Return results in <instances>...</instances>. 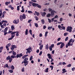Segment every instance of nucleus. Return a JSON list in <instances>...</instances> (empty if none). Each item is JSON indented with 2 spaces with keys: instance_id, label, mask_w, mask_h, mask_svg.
<instances>
[{
  "instance_id": "f257e3e1",
  "label": "nucleus",
  "mask_w": 75,
  "mask_h": 75,
  "mask_svg": "<svg viewBox=\"0 0 75 75\" xmlns=\"http://www.w3.org/2000/svg\"><path fill=\"white\" fill-rule=\"evenodd\" d=\"M14 58H16V56L15 55H12L11 57L10 56H8L6 57V60H9V62L10 63L12 62L13 61V59H14Z\"/></svg>"
},
{
  "instance_id": "f03ea898",
  "label": "nucleus",
  "mask_w": 75,
  "mask_h": 75,
  "mask_svg": "<svg viewBox=\"0 0 75 75\" xmlns=\"http://www.w3.org/2000/svg\"><path fill=\"white\" fill-rule=\"evenodd\" d=\"M28 58L27 57H25L23 63L24 64L25 66H27V65H28Z\"/></svg>"
},
{
  "instance_id": "7ed1b4c3",
  "label": "nucleus",
  "mask_w": 75,
  "mask_h": 75,
  "mask_svg": "<svg viewBox=\"0 0 75 75\" xmlns=\"http://www.w3.org/2000/svg\"><path fill=\"white\" fill-rule=\"evenodd\" d=\"M26 18V16L25 14H23L22 15H20V19L21 21H23V19H25Z\"/></svg>"
},
{
  "instance_id": "20e7f679",
  "label": "nucleus",
  "mask_w": 75,
  "mask_h": 75,
  "mask_svg": "<svg viewBox=\"0 0 75 75\" xmlns=\"http://www.w3.org/2000/svg\"><path fill=\"white\" fill-rule=\"evenodd\" d=\"M26 50L27 51L26 52V54H28V53H29V54H30V53L31 51H33L32 48L30 47H29V48L26 49Z\"/></svg>"
},
{
  "instance_id": "39448f33",
  "label": "nucleus",
  "mask_w": 75,
  "mask_h": 75,
  "mask_svg": "<svg viewBox=\"0 0 75 75\" xmlns=\"http://www.w3.org/2000/svg\"><path fill=\"white\" fill-rule=\"evenodd\" d=\"M72 28L71 26H68L67 28V31L71 33V32H72Z\"/></svg>"
},
{
  "instance_id": "423d86ee",
  "label": "nucleus",
  "mask_w": 75,
  "mask_h": 75,
  "mask_svg": "<svg viewBox=\"0 0 75 75\" xmlns=\"http://www.w3.org/2000/svg\"><path fill=\"white\" fill-rule=\"evenodd\" d=\"M42 40H41L40 42V43L39 45H40L39 47V49L40 50H42V48H43V46H44L43 45H41L42 44Z\"/></svg>"
},
{
  "instance_id": "0eeeda50",
  "label": "nucleus",
  "mask_w": 75,
  "mask_h": 75,
  "mask_svg": "<svg viewBox=\"0 0 75 75\" xmlns=\"http://www.w3.org/2000/svg\"><path fill=\"white\" fill-rule=\"evenodd\" d=\"M8 27H6L4 31V35H6V34H8V33L7 32V30H8Z\"/></svg>"
},
{
  "instance_id": "6e6552de",
  "label": "nucleus",
  "mask_w": 75,
  "mask_h": 75,
  "mask_svg": "<svg viewBox=\"0 0 75 75\" xmlns=\"http://www.w3.org/2000/svg\"><path fill=\"white\" fill-rule=\"evenodd\" d=\"M18 23H19V19H15L13 21V23L16 24H18Z\"/></svg>"
},
{
  "instance_id": "1a4fd4ad",
  "label": "nucleus",
  "mask_w": 75,
  "mask_h": 75,
  "mask_svg": "<svg viewBox=\"0 0 75 75\" xmlns=\"http://www.w3.org/2000/svg\"><path fill=\"white\" fill-rule=\"evenodd\" d=\"M23 56V54L22 53L18 54L16 56V57L18 58H21V57Z\"/></svg>"
},
{
  "instance_id": "9d476101",
  "label": "nucleus",
  "mask_w": 75,
  "mask_h": 75,
  "mask_svg": "<svg viewBox=\"0 0 75 75\" xmlns=\"http://www.w3.org/2000/svg\"><path fill=\"white\" fill-rule=\"evenodd\" d=\"M10 45H11V44L10 43L7 44L6 46V48L7 49V50L8 51V50H9V49L8 48V47H10Z\"/></svg>"
},
{
  "instance_id": "9b49d317",
  "label": "nucleus",
  "mask_w": 75,
  "mask_h": 75,
  "mask_svg": "<svg viewBox=\"0 0 75 75\" xmlns=\"http://www.w3.org/2000/svg\"><path fill=\"white\" fill-rule=\"evenodd\" d=\"M54 13H56V12H55V11L54 10H52L51 11V16H52V17L54 15Z\"/></svg>"
},
{
  "instance_id": "f8f14e48",
  "label": "nucleus",
  "mask_w": 75,
  "mask_h": 75,
  "mask_svg": "<svg viewBox=\"0 0 75 75\" xmlns=\"http://www.w3.org/2000/svg\"><path fill=\"white\" fill-rule=\"evenodd\" d=\"M58 18V16L57 15H56V16H54V17L52 18L51 19V20L52 22H53V21H54V20H55V18Z\"/></svg>"
},
{
  "instance_id": "ddd939ff",
  "label": "nucleus",
  "mask_w": 75,
  "mask_h": 75,
  "mask_svg": "<svg viewBox=\"0 0 75 75\" xmlns=\"http://www.w3.org/2000/svg\"><path fill=\"white\" fill-rule=\"evenodd\" d=\"M65 45V44L64 42H62L61 44V45H60V48H62L63 47H64V46Z\"/></svg>"
},
{
  "instance_id": "4468645a",
  "label": "nucleus",
  "mask_w": 75,
  "mask_h": 75,
  "mask_svg": "<svg viewBox=\"0 0 75 75\" xmlns=\"http://www.w3.org/2000/svg\"><path fill=\"white\" fill-rule=\"evenodd\" d=\"M66 69H62V71H63L62 72V74H65V72H67V71L66 70Z\"/></svg>"
},
{
  "instance_id": "2eb2a0df",
  "label": "nucleus",
  "mask_w": 75,
  "mask_h": 75,
  "mask_svg": "<svg viewBox=\"0 0 75 75\" xmlns=\"http://www.w3.org/2000/svg\"><path fill=\"white\" fill-rule=\"evenodd\" d=\"M40 13L41 14H42V15L43 17H44V16H45L46 15V13L45 12H44L43 13L41 12Z\"/></svg>"
},
{
  "instance_id": "dca6fc26",
  "label": "nucleus",
  "mask_w": 75,
  "mask_h": 75,
  "mask_svg": "<svg viewBox=\"0 0 75 75\" xmlns=\"http://www.w3.org/2000/svg\"><path fill=\"white\" fill-rule=\"evenodd\" d=\"M47 56L49 59H51V58H52V57H51L52 56L49 53L47 54Z\"/></svg>"
},
{
  "instance_id": "f3484780",
  "label": "nucleus",
  "mask_w": 75,
  "mask_h": 75,
  "mask_svg": "<svg viewBox=\"0 0 75 75\" xmlns=\"http://www.w3.org/2000/svg\"><path fill=\"white\" fill-rule=\"evenodd\" d=\"M11 30H12V31H13V30H14V29H15L14 26L13 25H12L11 26Z\"/></svg>"
},
{
  "instance_id": "a211bd4d",
  "label": "nucleus",
  "mask_w": 75,
  "mask_h": 75,
  "mask_svg": "<svg viewBox=\"0 0 75 75\" xmlns=\"http://www.w3.org/2000/svg\"><path fill=\"white\" fill-rule=\"evenodd\" d=\"M37 5H38V4L35 3H33L32 4V6L34 7H36Z\"/></svg>"
},
{
  "instance_id": "6ab92c4d",
  "label": "nucleus",
  "mask_w": 75,
  "mask_h": 75,
  "mask_svg": "<svg viewBox=\"0 0 75 75\" xmlns=\"http://www.w3.org/2000/svg\"><path fill=\"white\" fill-rule=\"evenodd\" d=\"M70 42H72V43H73L75 41V40H73L72 38H71L69 40Z\"/></svg>"
},
{
  "instance_id": "aec40b11",
  "label": "nucleus",
  "mask_w": 75,
  "mask_h": 75,
  "mask_svg": "<svg viewBox=\"0 0 75 75\" xmlns=\"http://www.w3.org/2000/svg\"><path fill=\"white\" fill-rule=\"evenodd\" d=\"M8 7L9 8H11V10H14V7H12L11 5H10L8 6Z\"/></svg>"
},
{
  "instance_id": "412c9836",
  "label": "nucleus",
  "mask_w": 75,
  "mask_h": 75,
  "mask_svg": "<svg viewBox=\"0 0 75 75\" xmlns=\"http://www.w3.org/2000/svg\"><path fill=\"white\" fill-rule=\"evenodd\" d=\"M15 33H16V36H19V32L15 31Z\"/></svg>"
},
{
  "instance_id": "4be33fe9",
  "label": "nucleus",
  "mask_w": 75,
  "mask_h": 75,
  "mask_svg": "<svg viewBox=\"0 0 75 75\" xmlns=\"http://www.w3.org/2000/svg\"><path fill=\"white\" fill-rule=\"evenodd\" d=\"M16 54H17L16 52H15L14 50L12 51V54L13 55H16Z\"/></svg>"
},
{
  "instance_id": "5701e85b",
  "label": "nucleus",
  "mask_w": 75,
  "mask_h": 75,
  "mask_svg": "<svg viewBox=\"0 0 75 75\" xmlns=\"http://www.w3.org/2000/svg\"><path fill=\"white\" fill-rule=\"evenodd\" d=\"M49 48V47H48V44H47L46 45L45 48L47 50H48V48Z\"/></svg>"
},
{
  "instance_id": "b1692460",
  "label": "nucleus",
  "mask_w": 75,
  "mask_h": 75,
  "mask_svg": "<svg viewBox=\"0 0 75 75\" xmlns=\"http://www.w3.org/2000/svg\"><path fill=\"white\" fill-rule=\"evenodd\" d=\"M52 26H49L47 28V29H48L49 30H50L52 29Z\"/></svg>"
},
{
  "instance_id": "393cba45",
  "label": "nucleus",
  "mask_w": 75,
  "mask_h": 75,
  "mask_svg": "<svg viewBox=\"0 0 75 75\" xmlns=\"http://www.w3.org/2000/svg\"><path fill=\"white\" fill-rule=\"evenodd\" d=\"M2 22L3 24V23H8V22L7 21H4V20H2Z\"/></svg>"
},
{
  "instance_id": "a878e982",
  "label": "nucleus",
  "mask_w": 75,
  "mask_h": 75,
  "mask_svg": "<svg viewBox=\"0 0 75 75\" xmlns=\"http://www.w3.org/2000/svg\"><path fill=\"white\" fill-rule=\"evenodd\" d=\"M28 29H26L25 31V35H28Z\"/></svg>"
},
{
  "instance_id": "bb28decb",
  "label": "nucleus",
  "mask_w": 75,
  "mask_h": 75,
  "mask_svg": "<svg viewBox=\"0 0 75 75\" xmlns=\"http://www.w3.org/2000/svg\"><path fill=\"white\" fill-rule=\"evenodd\" d=\"M35 12L36 14L37 15V16H38L40 15V13H39L38 12H37V11H35Z\"/></svg>"
},
{
  "instance_id": "cd10ccee",
  "label": "nucleus",
  "mask_w": 75,
  "mask_h": 75,
  "mask_svg": "<svg viewBox=\"0 0 75 75\" xmlns=\"http://www.w3.org/2000/svg\"><path fill=\"white\" fill-rule=\"evenodd\" d=\"M3 49V47H0V53L1 52H2V50Z\"/></svg>"
},
{
  "instance_id": "c85d7f7f",
  "label": "nucleus",
  "mask_w": 75,
  "mask_h": 75,
  "mask_svg": "<svg viewBox=\"0 0 75 75\" xmlns=\"http://www.w3.org/2000/svg\"><path fill=\"white\" fill-rule=\"evenodd\" d=\"M41 21L42 22V24H44L45 23V21H44V19L42 20Z\"/></svg>"
},
{
  "instance_id": "c756f323",
  "label": "nucleus",
  "mask_w": 75,
  "mask_h": 75,
  "mask_svg": "<svg viewBox=\"0 0 75 75\" xmlns=\"http://www.w3.org/2000/svg\"><path fill=\"white\" fill-rule=\"evenodd\" d=\"M49 69H48V68H46V69H45V72H48Z\"/></svg>"
},
{
  "instance_id": "7c9ffc66",
  "label": "nucleus",
  "mask_w": 75,
  "mask_h": 75,
  "mask_svg": "<svg viewBox=\"0 0 75 75\" xmlns=\"http://www.w3.org/2000/svg\"><path fill=\"white\" fill-rule=\"evenodd\" d=\"M28 13H29V14H33V11H28Z\"/></svg>"
},
{
  "instance_id": "2f4dec72",
  "label": "nucleus",
  "mask_w": 75,
  "mask_h": 75,
  "mask_svg": "<svg viewBox=\"0 0 75 75\" xmlns=\"http://www.w3.org/2000/svg\"><path fill=\"white\" fill-rule=\"evenodd\" d=\"M10 3V2H6L5 3V4L6 6H8V4Z\"/></svg>"
},
{
  "instance_id": "473e14b6",
  "label": "nucleus",
  "mask_w": 75,
  "mask_h": 75,
  "mask_svg": "<svg viewBox=\"0 0 75 75\" xmlns=\"http://www.w3.org/2000/svg\"><path fill=\"white\" fill-rule=\"evenodd\" d=\"M38 8H41V6L40 5H39L38 4V5H37V6H36Z\"/></svg>"
},
{
  "instance_id": "72a5a7b5",
  "label": "nucleus",
  "mask_w": 75,
  "mask_h": 75,
  "mask_svg": "<svg viewBox=\"0 0 75 75\" xmlns=\"http://www.w3.org/2000/svg\"><path fill=\"white\" fill-rule=\"evenodd\" d=\"M48 33V32L47 31L45 33V37H47V34Z\"/></svg>"
},
{
  "instance_id": "f704fd0d",
  "label": "nucleus",
  "mask_w": 75,
  "mask_h": 75,
  "mask_svg": "<svg viewBox=\"0 0 75 75\" xmlns=\"http://www.w3.org/2000/svg\"><path fill=\"white\" fill-rule=\"evenodd\" d=\"M34 24L36 27H38V25L37 23H35Z\"/></svg>"
},
{
  "instance_id": "c9c22d12",
  "label": "nucleus",
  "mask_w": 75,
  "mask_h": 75,
  "mask_svg": "<svg viewBox=\"0 0 75 75\" xmlns=\"http://www.w3.org/2000/svg\"><path fill=\"white\" fill-rule=\"evenodd\" d=\"M71 42H70V41L69 40V42L67 43V45L69 46L71 45Z\"/></svg>"
},
{
  "instance_id": "e433bc0d",
  "label": "nucleus",
  "mask_w": 75,
  "mask_h": 75,
  "mask_svg": "<svg viewBox=\"0 0 75 75\" xmlns=\"http://www.w3.org/2000/svg\"><path fill=\"white\" fill-rule=\"evenodd\" d=\"M9 72H10V73H13V70H8Z\"/></svg>"
},
{
  "instance_id": "4c0bfd02",
  "label": "nucleus",
  "mask_w": 75,
  "mask_h": 75,
  "mask_svg": "<svg viewBox=\"0 0 75 75\" xmlns=\"http://www.w3.org/2000/svg\"><path fill=\"white\" fill-rule=\"evenodd\" d=\"M11 47H13L14 48H17V46L15 45H11Z\"/></svg>"
},
{
  "instance_id": "58836bf2",
  "label": "nucleus",
  "mask_w": 75,
  "mask_h": 75,
  "mask_svg": "<svg viewBox=\"0 0 75 75\" xmlns=\"http://www.w3.org/2000/svg\"><path fill=\"white\" fill-rule=\"evenodd\" d=\"M61 28H62V30H65V27L64 26H62Z\"/></svg>"
},
{
  "instance_id": "ea45409f",
  "label": "nucleus",
  "mask_w": 75,
  "mask_h": 75,
  "mask_svg": "<svg viewBox=\"0 0 75 75\" xmlns=\"http://www.w3.org/2000/svg\"><path fill=\"white\" fill-rule=\"evenodd\" d=\"M15 34H16V32H13L11 33V35H15Z\"/></svg>"
},
{
  "instance_id": "a19ab883",
  "label": "nucleus",
  "mask_w": 75,
  "mask_h": 75,
  "mask_svg": "<svg viewBox=\"0 0 75 75\" xmlns=\"http://www.w3.org/2000/svg\"><path fill=\"white\" fill-rule=\"evenodd\" d=\"M49 49L50 51H52V47L51 46H50Z\"/></svg>"
},
{
  "instance_id": "79ce46f5",
  "label": "nucleus",
  "mask_w": 75,
  "mask_h": 75,
  "mask_svg": "<svg viewBox=\"0 0 75 75\" xmlns=\"http://www.w3.org/2000/svg\"><path fill=\"white\" fill-rule=\"evenodd\" d=\"M24 8H22V10L21 11V13H24Z\"/></svg>"
},
{
  "instance_id": "37998d69",
  "label": "nucleus",
  "mask_w": 75,
  "mask_h": 75,
  "mask_svg": "<svg viewBox=\"0 0 75 75\" xmlns=\"http://www.w3.org/2000/svg\"><path fill=\"white\" fill-rule=\"evenodd\" d=\"M71 64H69L68 65H67V67H71Z\"/></svg>"
},
{
  "instance_id": "c03bdc74",
  "label": "nucleus",
  "mask_w": 75,
  "mask_h": 75,
  "mask_svg": "<svg viewBox=\"0 0 75 75\" xmlns=\"http://www.w3.org/2000/svg\"><path fill=\"white\" fill-rule=\"evenodd\" d=\"M33 59V56H31L30 58V61H31Z\"/></svg>"
},
{
  "instance_id": "a18cd8bd",
  "label": "nucleus",
  "mask_w": 75,
  "mask_h": 75,
  "mask_svg": "<svg viewBox=\"0 0 75 75\" xmlns=\"http://www.w3.org/2000/svg\"><path fill=\"white\" fill-rule=\"evenodd\" d=\"M68 33H65L64 34V36H67V35H68Z\"/></svg>"
},
{
  "instance_id": "49530a36",
  "label": "nucleus",
  "mask_w": 75,
  "mask_h": 75,
  "mask_svg": "<svg viewBox=\"0 0 75 75\" xmlns=\"http://www.w3.org/2000/svg\"><path fill=\"white\" fill-rule=\"evenodd\" d=\"M11 38L12 39L14 37H15V35H11Z\"/></svg>"
},
{
  "instance_id": "de8ad7c7",
  "label": "nucleus",
  "mask_w": 75,
  "mask_h": 75,
  "mask_svg": "<svg viewBox=\"0 0 75 75\" xmlns=\"http://www.w3.org/2000/svg\"><path fill=\"white\" fill-rule=\"evenodd\" d=\"M11 69H14V67L13 66V65H12L11 66Z\"/></svg>"
},
{
  "instance_id": "09e8293b",
  "label": "nucleus",
  "mask_w": 75,
  "mask_h": 75,
  "mask_svg": "<svg viewBox=\"0 0 75 75\" xmlns=\"http://www.w3.org/2000/svg\"><path fill=\"white\" fill-rule=\"evenodd\" d=\"M61 43H62V42H58V43H57V45H60V44H61Z\"/></svg>"
},
{
  "instance_id": "8fccbe9b",
  "label": "nucleus",
  "mask_w": 75,
  "mask_h": 75,
  "mask_svg": "<svg viewBox=\"0 0 75 75\" xmlns=\"http://www.w3.org/2000/svg\"><path fill=\"white\" fill-rule=\"evenodd\" d=\"M31 1H32L33 2H34V3H37V1L35 0H32Z\"/></svg>"
},
{
  "instance_id": "3c124183",
  "label": "nucleus",
  "mask_w": 75,
  "mask_h": 75,
  "mask_svg": "<svg viewBox=\"0 0 75 75\" xmlns=\"http://www.w3.org/2000/svg\"><path fill=\"white\" fill-rule=\"evenodd\" d=\"M50 16H51V14L50 13H49L47 15V17H50Z\"/></svg>"
},
{
  "instance_id": "603ef678",
  "label": "nucleus",
  "mask_w": 75,
  "mask_h": 75,
  "mask_svg": "<svg viewBox=\"0 0 75 75\" xmlns=\"http://www.w3.org/2000/svg\"><path fill=\"white\" fill-rule=\"evenodd\" d=\"M17 10H18V11H19L20 10V7H19V6H17Z\"/></svg>"
},
{
  "instance_id": "864d4df0",
  "label": "nucleus",
  "mask_w": 75,
  "mask_h": 75,
  "mask_svg": "<svg viewBox=\"0 0 75 75\" xmlns=\"http://www.w3.org/2000/svg\"><path fill=\"white\" fill-rule=\"evenodd\" d=\"M50 68H51V70H53V68H54V67H53V66H50Z\"/></svg>"
},
{
  "instance_id": "5fc2aeb1",
  "label": "nucleus",
  "mask_w": 75,
  "mask_h": 75,
  "mask_svg": "<svg viewBox=\"0 0 75 75\" xmlns=\"http://www.w3.org/2000/svg\"><path fill=\"white\" fill-rule=\"evenodd\" d=\"M48 21H49V23H51V20L49 18H48Z\"/></svg>"
},
{
  "instance_id": "6e6d98bb",
  "label": "nucleus",
  "mask_w": 75,
  "mask_h": 75,
  "mask_svg": "<svg viewBox=\"0 0 75 75\" xmlns=\"http://www.w3.org/2000/svg\"><path fill=\"white\" fill-rule=\"evenodd\" d=\"M0 26L1 28H5V27H4L3 25H0Z\"/></svg>"
},
{
  "instance_id": "4d7b16f0",
  "label": "nucleus",
  "mask_w": 75,
  "mask_h": 75,
  "mask_svg": "<svg viewBox=\"0 0 75 75\" xmlns=\"http://www.w3.org/2000/svg\"><path fill=\"white\" fill-rule=\"evenodd\" d=\"M52 48H53L54 47V44H52V45H51V46H50Z\"/></svg>"
},
{
  "instance_id": "13d9d810",
  "label": "nucleus",
  "mask_w": 75,
  "mask_h": 75,
  "mask_svg": "<svg viewBox=\"0 0 75 75\" xmlns=\"http://www.w3.org/2000/svg\"><path fill=\"white\" fill-rule=\"evenodd\" d=\"M68 37H67L65 39V41H68Z\"/></svg>"
},
{
  "instance_id": "bf43d9fd",
  "label": "nucleus",
  "mask_w": 75,
  "mask_h": 75,
  "mask_svg": "<svg viewBox=\"0 0 75 75\" xmlns=\"http://www.w3.org/2000/svg\"><path fill=\"white\" fill-rule=\"evenodd\" d=\"M35 18L36 19V20L38 21V18L36 16H35Z\"/></svg>"
},
{
  "instance_id": "052dcab7",
  "label": "nucleus",
  "mask_w": 75,
  "mask_h": 75,
  "mask_svg": "<svg viewBox=\"0 0 75 75\" xmlns=\"http://www.w3.org/2000/svg\"><path fill=\"white\" fill-rule=\"evenodd\" d=\"M11 50H12V51H13V50H14V48L13 47V46H12V47H11Z\"/></svg>"
},
{
  "instance_id": "680f3d73",
  "label": "nucleus",
  "mask_w": 75,
  "mask_h": 75,
  "mask_svg": "<svg viewBox=\"0 0 75 75\" xmlns=\"http://www.w3.org/2000/svg\"><path fill=\"white\" fill-rule=\"evenodd\" d=\"M42 51H41L39 53V55H41V54H42Z\"/></svg>"
},
{
  "instance_id": "e2e57ef3",
  "label": "nucleus",
  "mask_w": 75,
  "mask_h": 75,
  "mask_svg": "<svg viewBox=\"0 0 75 75\" xmlns=\"http://www.w3.org/2000/svg\"><path fill=\"white\" fill-rule=\"evenodd\" d=\"M22 72H24V68L23 67L22 69Z\"/></svg>"
},
{
  "instance_id": "0e129e2a",
  "label": "nucleus",
  "mask_w": 75,
  "mask_h": 75,
  "mask_svg": "<svg viewBox=\"0 0 75 75\" xmlns=\"http://www.w3.org/2000/svg\"><path fill=\"white\" fill-rule=\"evenodd\" d=\"M67 64V63H66L65 62H63L62 63V64L64 65H66Z\"/></svg>"
},
{
  "instance_id": "69168bd1",
  "label": "nucleus",
  "mask_w": 75,
  "mask_h": 75,
  "mask_svg": "<svg viewBox=\"0 0 75 75\" xmlns=\"http://www.w3.org/2000/svg\"><path fill=\"white\" fill-rule=\"evenodd\" d=\"M5 66H6V68H9V67H8V64H6V65H5Z\"/></svg>"
},
{
  "instance_id": "338daca9",
  "label": "nucleus",
  "mask_w": 75,
  "mask_h": 75,
  "mask_svg": "<svg viewBox=\"0 0 75 75\" xmlns=\"http://www.w3.org/2000/svg\"><path fill=\"white\" fill-rule=\"evenodd\" d=\"M61 25H58V28L59 29H60V28H61Z\"/></svg>"
},
{
  "instance_id": "774afa93",
  "label": "nucleus",
  "mask_w": 75,
  "mask_h": 75,
  "mask_svg": "<svg viewBox=\"0 0 75 75\" xmlns=\"http://www.w3.org/2000/svg\"><path fill=\"white\" fill-rule=\"evenodd\" d=\"M47 28L46 26L45 25L43 26V29H45V28Z\"/></svg>"
}]
</instances>
